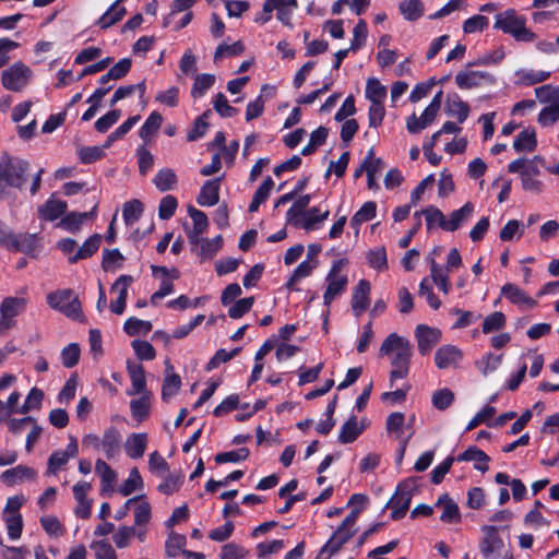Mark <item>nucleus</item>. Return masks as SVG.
Listing matches in <instances>:
<instances>
[{
	"label": "nucleus",
	"instance_id": "obj_1",
	"mask_svg": "<svg viewBox=\"0 0 559 559\" xmlns=\"http://www.w3.org/2000/svg\"><path fill=\"white\" fill-rule=\"evenodd\" d=\"M381 356H388L392 366L390 372V385L393 386L394 381L404 379L409 373L411 359L413 348L409 341L396 333H391L381 344Z\"/></svg>",
	"mask_w": 559,
	"mask_h": 559
},
{
	"label": "nucleus",
	"instance_id": "obj_2",
	"mask_svg": "<svg viewBox=\"0 0 559 559\" xmlns=\"http://www.w3.org/2000/svg\"><path fill=\"white\" fill-rule=\"evenodd\" d=\"M493 28L511 35L516 41L532 43L536 35L526 27V17L514 9L496 14Z\"/></svg>",
	"mask_w": 559,
	"mask_h": 559
},
{
	"label": "nucleus",
	"instance_id": "obj_3",
	"mask_svg": "<svg viewBox=\"0 0 559 559\" xmlns=\"http://www.w3.org/2000/svg\"><path fill=\"white\" fill-rule=\"evenodd\" d=\"M347 264L348 261L346 259H338L332 263L325 276L326 289L323 295L324 306L330 307L332 301L345 292L348 278L346 274H343V270Z\"/></svg>",
	"mask_w": 559,
	"mask_h": 559
},
{
	"label": "nucleus",
	"instance_id": "obj_4",
	"mask_svg": "<svg viewBox=\"0 0 559 559\" xmlns=\"http://www.w3.org/2000/svg\"><path fill=\"white\" fill-rule=\"evenodd\" d=\"M416 490V480L408 478L400 483L395 489L393 497L386 503V508H391V519L401 520L405 516L409 509L412 498Z\"/></svg>",
	"mask_w": 559,
	"mask_h": 559
},
{
	"label": "nucleus",
	"instance_id": "obj_5",
	"mask_svg": "<svg viewBox=\"0 0 559 559\" xmlns=\"http://www.w3.org/2000/svg\"><path fill=\"white\" fill-rule=\"evenodd\" d=\"M28 163L20 158L4 157L0 160V183L22 188L25 183V174Z\"/></svg>",
	"mask_w": 559,
	"mask_h": 559
},
{
	"label": "nucleus",
	"instance_id": "obj_6",
	"mask_svg": "<svg viewBox=\"0 0 559 559\" xmlns=\"http://www.w3.org/2000/svg\"><path fill=\"white\" fill-rule=\"evenodd\" d=\"M32 70L19 61L4 70L1 75L2 85L13 92H21L28 83Z\"/></svg>",
	"mask_w": 559,
	"mask_h": 559
},
{
	"label": "nucleus",
	"instance_id": "obj_7",
	"mask_svg": "<svg viewBox=\"0 0 559 559\" xmlns=\"http://www.w3.org/2000/svg\"><path fill=\"white\" fill-rule=\"evenodd\" d=\"M441 94L439 92L430 102V104L425 108L420 118H417L415 114L409 116L406 120L407 131L412 134L419 133L421 130L427 128L437 117L438 111L440 110L441 105Z\"/></svg>",
	"mask_w": 559,
	"mask_h": 559
},
{
	"label": "nucleus",
	"instance_id": "obj_8",
	"mask_svg": "<svg viewBox=\"0 0 559 559\" xmlns=\"http://www.w3.org/2000/svg\"><path fill=\"white\" fill-rule=\"evenodd\" d=\"M495 78L486 71L461 70L455 75V84L460 90H472L485 84H493Z\"/></svg>",
	"mask_w": 559,
	"mask_h": 559
},
{
	"label": "nucleus",
	"instance_id": "obj_9",
	"mask_svg": "<svg viewBox=\"0 0 559 559\" xmlns=\"http://www.w3.org/2000/svg\"><path fill=\"white\" fill-rule=\"evenodd\" d=\"M485 535L479 544V549L485 559H497L504 544L495 526L483 528Z\"/></svg>",
	"mask_w": 559,
	"mask_h": 559
},
{
	"label": "nucleus",
	"instance_id": "obj_10",
	"mask_svg": "<svg viewBox=\"0 0 559 559\" xmlns=\"http://www.w3.org/2000/svg\"><path fill=\"white\" fill-rule=\"evenodd\" d=\"M415 337L417 341L418 352L421 355H426L439 343L441 338V331L426 324H418L415 329Z\"/></svg>",
	"mask_w": 559,
	"mask_h": 559
},
{
	"label": "nucleus",
	"instance_id": "obj_11",
	"mask_svg": "<svg viewBox=\"0 0 559 559\" xmlns=\"http://www.w3.org/2000/svg\"><path fill=\"white\" fill-rule=\"evenodd\" d=\"M92 489V485L87 481H78L72 490L78 506L75 514L78 518L87 519L91 516L92 500L87 499V492Z\"/></svg>",
	"mask_w": 559,
	"mask_h": 559
},
{
	"label": "nucleus",
	"instance_id": "obj_12",
	"mask_svg": "<svg viewBox=\"0 0 559 559\" xmlns=\"http://www.w3.org/2000/svg\"><path fill=\"white\" fill-rule=\"evenodd\" d=\"M122 437L120 431L110 426L104 430L102 436V449L108 460H112L120 454Z\"/></svg>",
	"mask_w": 559,
	"mask_h": 559
},
{
	"label": "nucleus",
	"instance_id": "obj_13",
	"mask_svg": "<svg viewBox=\"0 0 559 559\" xmlns=\"http://www.w3.org/2000/svg\"><path fill=\"white\" fill-rule=\"evenodd\" d=\"M370 290V283L364 278L360 280L356 287L354 288L350 305L354 313L357 317L360 316L364 311H366L367 308L369 307Z\"/></svg>",
	"mask_w": 559,
	"mask_h": 559
},
{
	"label": "nucleus",
	"instance_id": "obj_14",
	"mask_svg": "<svg viewBox=\"0 0 559 559\" xmlns=\"http://www.w3.org/2000/svg\"><path fill=\"white\" fill-rule=\"evenodd\" d=\"M462 352L454 345H444L437 349L435 362L439 369L456 367L462 360Z\"/></svg>",
	"mask_w": 559,
	"mask_h": 559
},
{
	"label": "nucleus",
	"instance_id": "obj_15",
	"mask_svg": "<svg viewBox=\"0 0 559 559\" xmlns=\"http://www.w3.org/2000/svg\"><path fill=\"white\" fill-rule=\"evenodd\" d=\"M357 532V528L340 525L332 534L330 539L321 548V554L329 552L330 555L336 554L343 545H345Z\"/></svg>",
	"mask_w": 559,
	"mask_h": 559
},
{
	"label": "nucleus",
	"instance_id": "obj_16",
	"mask_svg": "<svg viewBox=\"0 0 559 559\" xmlns=\"http://www.w3.org/2000/svg\"><path fill=\"white\" fill-rule=\"evenodd\" d=\"M221 179L206 180L202 186L197 202L201 206H213L219 201Z\"/></svg>",
	"mask_w": 559,
	"mask_h": 559
},
{
	"label": "nucleus",
	"instance_id": "obj_17",
	"mask_svg": "<svg viewBox=\"0 0 559 559\" xmlns=\"http://www.w3.org/2000/svg\"><path fill=\"white\" fill-rule=\"evenodd\" d=\"M457 462H474V468L483 473L489 469L490 457L480 449L473 445L455 457Z\"/></svg>",
	"mask_w": 559,
	"mask_h": 559
},
{
	"label": "nucleus",
	"instance_id": "obj_18",
	"mask_svg": "<svg viewBox=\"0 0 559 559\" xmlns=\"http://www.w3.org/2000/svg\"><path fill=\"white\" fill-rule=\"evenodd\" d=\"M474 204L466 202L461 209L451 212L450 217L445 219L443 230L454 231L465 224L474 213Z\"/></svg>",
	"mask_w": 559,
	"mask_h": 559
},
{
	"label": "nucleus",
	"instance_id": "obj_19",
	"mask_svg": "<svg viewBox=\"0 0 559 559\" xmlns=\"http://www.w3.org/2000/svg\"><path fill=\"white\" fill-rule=\"evenodd\" d=\"M127 371L131 380L132 391L129 394L146 393L145 370L139 362L128 361Z\"/></svg>",
	"mask_w": 559,
	"mask_h": 559
},
{
	"label": "nucleus",
	"instance_id": "obj_20",
	"mask_svg": "<svg viewBox=\"0 0 559 559\" xmlns=\"http://www.w3.org/2000/svg\"><path fill=\"white\" fill-rule=\"evenodd\" d=\"M501 295L514 305H526L533 308L537 305L531 296L515 284L507 283L501 287Z\"/></svg>",
	"mask_w": 559,
	"mask_h": 559
},
{
	"label": "nucleus",
	"instance_id": "obj_21",
	"mask_svg": "<svg viewBox=\"0 0 559 559\" xmlns=\"http://www.w3.org/2000/svg\"><path fill=\"white\" fill-rule=\"evenodd\" d=\"M67 211V203L62 200L49 198L39 209V217L52 222L61 217Z\"/></svg>",
	"mask_w": 559,
	"mask_h": 559
},
{
	"label": "nucleus",
	"instance_id": "obj_22",
	"mask_svg": "<svg viewBox=\"0 0 559 559\" xmlns=\"http://www.w3.org/2000/svg\"><path fill=\"white\" fill-rule=\"evenodd\" d=\"M436 507L442 509L440 520L444 523H457L461 521V513L457 504L445 493L439 497Z\"/></svg>",
	"mask_w": 559,
	"mask_h": 559
},
{
	"label": "nucleus",
	"instance_id": "obj_23",
	"mask_svg": "<svg viewBox=\"0 0 559 559\" xmlns=\"http://www.w3.org/2000/svg\"><path fill=\"white\" fill-rule=\"evenodd\" d=\"M537 147V138L534 128H525L522 130L513 141V148L518 153L526 152L532 153Z\"/></svg>",
	"mask_w": 559,
	"mask_h": 559
},
{
	"label": "nucleus",
	"instance_id": "obj_24",
	"mask_svg": "<svg viewBox=\"0 0 559 559\" xmlns=\"http://www.w3.org/2000/svg\"><path fill=\"white\" fill-rule=\"evenodd\" d=\"M123 0H116L109 9L97 20L96 24L102 29H107L123 19L127 13L124 7L120 5Z\"/></svg>",
	"mask_w": 559,
	"mask_h": 559
},
{
	"label": "nucleus",
	"instance_id": "obj_25",
	"mask_svg": "<svg viewBox=\"0 0 559 559\" xmlns=\"http://www.w3.org/2000/svg\"><path fill=\"white\" fill-rule=\"evenodd\" d=\"M97 204L94 205L91 212L78 213L71 212L63 216L59 222V226L70 233L78 231L83 223L92 216L96 215Z\"/></svg>",
	"mask_w": 559,
	"mask_h": 559
},
{
	"label": "nucleus",
	"instance_id": "obj_26",
	"mask_svg": "<svg viewBox=\"0 0 559 559\" xmlns=\"http://www.w3.org/2000/svg\"><path fill=\"white\" fill-rule=\"evenodd\" d=\"M37 247V239L35 235L22 234L16 236L13 234L8 250L19 251L31 255L34 254Z\"/></svg>",
	"mask_w": 559,
	"mask_h": 559
},
{
	"label": "nucleus",
	"instance_id": "obj_27",
	"mask_svg": "<svg viewBox=\"0 0 559 559\" xmlns=\"http://www.w3.org/2000/svg\"><path fill=\"white\" fill-rule=\"evenodd\" d=\"M147 445V436L144 432L131 433L126 441L124 450L129 457L140 459L143 456Z\"/></svg>",
	"mask_w": 559,
	"mask_h": 559
},
{
	"label": "nucleus",
	"instance_id": "obj_28",
	"mask_svg": "<svg viewBox=\"0 0 559 559\" xmlns=\"http://www.w3.org/2000/svg\"><path fill=\"white\" fill-rule=\"evenodd\" d=\"M318 261H309L305 260L302 261L293 272L292 276L285 284V287L290 292H298L299 288L296 286V284L308 276H310L313 272V270L317 267Z\"/></svg>",
	"mask_w": 559,
	"mask_h": 559
},
{
	"label": "nucleus",
	"instance_id": "obj_29",
	"mask_svg": "<svg viewBox=\"0 0 559 559\" xmlns=\"http://www.w3.org/2000/svg\"><path fill=\"white\" fill-rule=\"evenodd\" d=\"M95 471L100 477L102 491H112L117 473L102 459L96 460Z\"/></svg>",
	"mask_w": 559,
	"mask_h": 559
},
{
	"label": "nucleus",
	"instance_id": "obj_30",
	"mask_svg": "<svg viewBox=\"0 0 559 559\" xmlns=\"http://www.w3.org/2000/svg\"><path fill=\"white\" fill-rule=\"evenodd\" d=\"M102 236L95 234L88 237L84 243L78 249L74 255L69 257L70 263H75L79 260L87 259L92 257L99 248Z\"/></svg>",
	"mask_w": 559,
	"mask_h": 559
},
{
	"label": "nucleus",
	"instance_id": "obj_31",
	"mask_svg": "<svg viewBox=\"0 0 559 559\" xmlns=\"http://www.w3.org/2000/svg\"><path fill=\"white\" fill-rule=\"evenodd\" d=\"M364 431V426H359L357 418L352 416L341 428L338 441L343 444L354 442Z\"/></svg>",
	"mask_w": 559,
	"mask_h": 559
},
{
	"label": "nucleus",
	"instance_id": "obj_32",
	"mask_svg": "<svg viewBox=\"0 0 559 559\" xmlns=\"http://www.w3.org/2000/svg\"><path fill=\"white\" fill-rule=\"evenodd\" d=\"M177 182V176L171 168L159 169L153 178V183L160 192L173 190Z\"/></svg>",
	"mask_w": 559,
	"mask_h": 559
},
{
	"label": "nucleus",
	"instance_id": "obj_33",
	"mask_svg": "<svg viewBox=\"0 0 559 559\" xmlns=\"http://www.w3.org/2000/svg\"><path fill=\"white\" fill-rule=\"evenodd\" d=\"M35 471L24 465H17L2 473L1 478L8 486H13L25 478H33Z\"/></svg>",
	"mask_w": 559,
	"mask_h": 559
},
{
	"label": "nucleus",
	"instance_id": "obj_34",
	"mask_svg": "<svg viewBox=\"0 0 559 559\" xmlns=\"http://www.w3.org/2000/svg\"><path fill=\"white\" fill-rule=\"evenodd\" d=\"M447 112L455 117L459 123H463L469 115V106L460 96L454 95L447 102Z\"/></svg>",
	"mask_w": 559,
	"mask_h": 559
},
{
	"label": "nucleus",
	"instance_id": "obj_35",
	"mask_svg": "<svg viewBox=\"0 0 559 559\" xmlns=\"http://www.w3.org/2000/svg\"><path fill=\"white\" fill-rule=\"evenodd\" d=\"M215 75L209 73L197 74L191 87V96L197 99L205 95V93L214 85Z\"/></svg>",
	"mask_w": 559,
	"mask_h": 559
},
{
	"label": "nucleus",
	"instance_id": "obj_36",
	"mask_svg": "<svg viewBox=\"0 0 559 559\" xmlns=\"http://www.w3.org/2000/svg\"><path fill=\"white\" fill-rule=\"evenodd\" d=\"M163 481L157 486V490L164 495L177 492L183 484L185 475L181 472L163 475Z\"/></svg>",
	"mask_w": 559,
	"mask_h": 559
},
{
	"label": "nucleus",
	"instance_id": "obj_37",
	"mask_svg": "<svg viewBox=\"0 0 559 559\" xmlns=\"http://www.w3.org/2000/svg\"><path fill=\"white\" fill-rule=\"evenodd\" d=\"M25 299L19 297H7L0 306V313L10 319H14L24 308Z\"/></svg>",
	"mask_w": 559,
	"mask_h": 559
},
{
	"label": "nucleus",
	"instance_id": "obj_38",
	"mask_svg": "<svg viewBox=\"0 0 559 559\" xmlns=\"http://www.w3.org/2000/svg\"><path fill=\"white\" fill-rule=\"evenodd\" d=\"M377 213V204L373 201H368L355 213L350 218V226L358 228L362 223L371 221Z\"/></svg>",
	"mask_w": 559,
	"mask_h": 559
},
{
	"label": "nucleus",
	"instance_id": "obj_39",
	"mask_svg": "<svg viewBox=\"0 0 559 559\" xmlns=\"http://www.w3.org/2000/svg\"><path fill=\"white\" fill-rule=\"evenodd\" d=\"M516 76L519 78V82L523 85L530 86L534 84H538L545 82L549 79V71H540V70H519L516 72Z\"/></svg>",
	"mask_w": 559,
	"mask_h": 559
},
{
	"label": "nucleus",
	"instance_id": "obj_40",
	"mask_svg": "<svg viewBox=\"0 0 559 559\" xmlns=\"http://www.w3.org/2000/svg\"><path fill=\"white\" fill-rule=\"evenodd\" d=\"M143 488V479L136 467H133L128 478L123 481V484L119 488V492L127 497L133 493L135 490Z\"/></svg>",
	"mask_w": 559,
	"mask_h": 559
},
{
	"label": "nucleus",
	"instance_id": "obj_41",
	"mask_svg": "<svg viewBox=\"0 0 559 559\" xmlns=\"http://www.w3.org/2000/svg\"><path fill=\"white\" fill-rule=\"evenodd\" d=\"M181 378L177 373L167 374L162 385V400L169 402L179 391Z\"/></svg>",
	"mask_w": 559,
	"mask_h": 559
},
{
	"label": "nucleus",
	"instance_id": "obj_42",
	"mask_svg": "<svg viewBox=\"0 0 559 559\" xmlns=\"http://www.w3.org/2000/svg\"><path fill=\"white\" fill-rule=\"evenodd\" d=\"M152 323L134 317L129 318L123 324V331L130 335L135 336L140 334H147L152 331Z\"/></svg>",
	"mask_w": 559,
	"mask_h": 559
},
{
	"label": "nucleus",
	"instance_id": "obj_43",
	"mask_svg": "<svg viewBox=\"0 0 559 559\" xmlns=\"http://www.w3.org/2000/svg\"><path fill=\"white\" fill-rule=\"evenodd\" d=\"M163 117L159 112L153 111L140 128L139 135L143 140L150 139L162 126Z\"/></svg>",
	"mask_w": 559,
	"mask_h": 559
},
{
	"label": "nucleus",
	"instance_id": "obj_44",
	"mask_svg": "<svg viewBox=\"0 0 559 559\" xmlns=\"http://www.w3.org/2000/svg\"><path fill=\"white\" fill-rule=\"evenodd\" d=\"M366 97L371 104L383 103L386 97V88L379 80L369 79L366 84Z\"/></svg>",
	"mask_w": 559,
	"mask_h": 559
},
{
	"label": "nucleus",
	"instance_id": "obj_45",
	"mask_svg": "<svg viewBox=\"0 0 559 559\" xmlns=\"http://www.w3.org/2000/svg\"><path fill=\"white\" fill-rule=\"evenodd\" d=\"M187 544V538L182 534L171 532L165 543V551L168 557H176Z\"/></svg>",
	"mask_w": 559,
	"mask_h": 559
},
{
	"label": "nucleus",
	"instance_id": "obj_46",
	"mask_svg": "<svg viewBox=\"0 0 559 559\" xmlns=\"http://www.w3.org/2000/svg\"><path fill=\"white\" fill-rule=\"evenodd\" d=\"M368 36V26L365 20H359L353 29V39L350 41L349 49L356 52L362 48L366 44Z\"/></svg>",
	"mask_w": 559,
	"mask_h": 559
},
{
	"label": "nucleus",
	"instance_id": "obj_47",
	"mask_svg": "<svg viewBox=\"0 0 559 559\" xmlns=\"http://www.w3.org/2000/svg\"><path fill=\"white\" fill-rule=\"evenodd\" d=\"M400 10L406 20L416 21L424 13V5L420 0H406L400 3Z\"/></svg>",
	"mask_w": 559,
	"mask_h": 559
},
{
	"label": "nucleus",
	"instance_id": "obj_48",
	"mask_svg": "<svg viewBox=\"0 0 559 559\" xmlns=\"http://www.w3.org/2000/svg\"><path fill=\"white\" fill-rule=\"evenodd\" d=\"M143 213V204L139 200H131L123 205L122 215L127 225H133Z\"/></svg>",
	"mask_w": 559,
	"mask_h": 559
},
{
	"label": "nucleus",
	"instance_id": "obj_49",
	"mask_svg": "<svg viewBox=\"0 0 559 559\" xmlns=\"http://www.w3.org/2000/svg\"><path fill=\"white\" fill-rule=\"evenodd\" d=\"M139 120V115L128 118L122 124H120L114 132H111L107 136L104 147L108 148L115 141L123 138Z\"/></svg>",
	"mask_w": 559,
	"mask_h": 559
},
{
	"label": "nucleus",
	"instance_id": "obj_50",
	"mask_svg": "<svg viewBox=\"0 0 559 559\" xmlns=\"http://www.w3.org/2000/svg\"><path fill=\"white\" fill-rule=\"evenodd\" d=\"M44 399V393L41 390L37 388L31 389L28 392L25 402L23 405L19 408V414H27L32 409H39L41 406V402Z\"/></svg>",
	"mask_w": 559,
	"mask_h": 559
},
{
	"label": "nucleus",
	"instance_id": "obj_51",
	"mask_svg": "<svg viewBox=\"0 0 559 559\" xmlns=\"http://www.w3.org/2000/svg\"><path fill=\"white\" fill-rule=\"evenodd\" d=\"M250 452L247 448H240L237 450L221 452L215 455V462L217 464L224 463H238L245 461L249 456Z\"/></svg>",
	"mask_w": 559,
	"mask_h": 559
},
{
	"label": "nucleus",
	"instance_id": "obj_52",
	"mask_svg": "<svg viewBox=\"0 0 559 559\" xmlns=\"http://www.w3.org/2000/svg\"><path fill=\"white\" fill-rule=\"evenodd\" d=\"M367 260L370 267L374 270L384 271L388 269V258L384 247L370 250L368 252Z\"/></svg>",
	"mask_w": 559,
	"mask_h": 559
},
{
	"label": "nucleus",
	"instance_id": "obj_53",
	"mask_svg": "<svg viewBox=\"0 0 559 559\" xmlns=\"http://www.w3.org/2000/svg\"><path fill=\"white\" fill-rule=\"evenodd\" d=\"M2 519L5 523L8 536L11 539H19L23 531V519L21 514L10 515L3 514Z\"/></svg>",
	"mask_w": 559,
	"mask_h": 559
},
{
	"label": "nucleus",
	"instance_id": "obj_54",
	"mask_svg": "<svg viewBox=\"0 0 559 559\" xmlns=\"http://www.w3.org/2000/svg\"><path fill=\"white\" fill-rule=\"evenodd\" d=\"M419 213L420 215H425L428 229H431L435 224H437L441 229H443V226H445L447 217L438 207L430 205Z\"/></svg>",
	"mask_w": 559,
	"mask_h": 559
},
{
	"label": "nucleus",
	"instance_id": "obj_55",
	"mask_svg": "<svg viewBox=\"0 0 559 559\" xmlns=\"http://www.w3.org/2000/svg\"><path fill=\"white\" fill-rule=\"evenodd\" d=\"M131 346L140 360H153L156 356L155 348L147 341L134 340Z\"/></svg>",
	"mask_w": 559,
	"mask_h": 559
},
{
	"label": "nucleus",
	"instance_id": "obj_56",
	"mask_svg": "<svg viewBox=\"0 0 559 559\" xmlns=\"http://www.w3.org/2000/svg\"><path fill=\"white\" fill-rule=\"evenodd\" d=\"M130 408L133 418H135L138 421L144 420L150 414L148 397L144 394L140 399L131 401Z\"/></svg>",
	"mask_w": 559,
	"mask_h": 559
},
{
	"label": "nucleus",
	"instance_id": "obj_57",
	"mask_svg": "<svg viewBox=\"0 0 559 559\" xmlns=\"http://www.w3.org/2000/svg\"><path fill=\"white\" fill-rule=\"evenodd\" d=\"M254 304V297H246L234 302L228 309L231 319H240L248 313Z\"/></svg>",
	"mask_w": 559,
	"mask_h": 559
},
{
	"label": "nucleus",
	"instance_id": "obj_58",
	"mask_svg": "<svg viewBox=\"0 0 559 559\" xmlns=\"http://www.w3.org/2000/svg\"><path fill=\"white\" fill-rule=\"evenodd\" d=\"M506 324V316L500 312L496 311L489 316H487L483 322L481 331L485 334L498 331L502 329Z\"/></svg>",
	"mask_w": 559,
	"mask_h": 559
},
{
	"label": "nucleus",
	"instance_id": "obj_59",
	"mask_svg": "<svg viewBox=\"0 0 559 559\" xmlns=\"http://www.w3.org/2000/svg\"><path fill=\"white\" fill-rule=\"evenodd\" d=\"M209 115L210 111L207 110L194 120L193 127L187 134L188 141H197L205 134V131L209 128V122L206 121Z\"/></svg>",
	"mask_w": 559,
	"mask_h": 559
},
{
	"label": "nucleus",
	"instance_id": "obj_60",
	"mask_svg": "<svg viewBox=\"0 0 559 559\" xmlns=\"http://www.w3.org/2000/svg\"><path fill=\"white\" fill-rule=\"evenodd\" d=\"M432 405L439 411H445L454 401V394L449 389H440L432 394Z\"/></svg>",
	"mask_w": 559,
	"mask_h": 559
},
{
	"label": "nucleus",
	"instance_id": "obj_61",
	"mask_svg": "<svg viewBox=\"0 0 559 559\" xmlns=\"http://www.w3.org/2000/svg\"><path fill=\"white\" fill-rule=\"evenodd\" d=\"M214 109L223 118H230L237 115L238 109L230 106L226 96L223 93H218L213 102Z\"/></svg>",
	"mask_w": 559,
	"mask_h": 559
},
{
	"label": "nucleus",
	"instance_id": "obj_62",
	"mask_svg": "<svg viewBox=\"0 0 559 559\" xmlns=\"http://www.w3.org/2000/svg\"><path fill=\"white\" fill-rule=\"evenodd\" d=\"M248 555L249 550L245 547L235 543H228L222 547L219 557L221 559H246Z\"/></svg>",
	"mask_w": 559,
	"mask_h": 559
},
{
	"label": "nucleus",
	"instance_id": "obj_63",
	"mask_svg": "<svg viewBox=\"0 0 559 559\" xmlns=\"http://www.w3.org/2000/svg\"><path fill=\"white\" fill-rule=\"evenodd\" d=\"M557 120H559V104L544 107L538 115V122L544 127L554 124Z\"/></svg>",
	"mask_w": 559,
	"mask_h": 559
},
{
	"label": "nucleus",
	"instance_id": "obj_64",
	"mask_svg": "<svg viewBox=\"0 0 559 559\" xmlns=\"http://www.w3.org/2000/svg\"><path fill=\"white\" fill-rule=\"evenodd\" d=\"M91 548L94 550L96 559H118L112 546L105 540L94 542Z\"/></svg>",
	"mask_w": 559,
	"mask_h": 559
}]
</instances>
